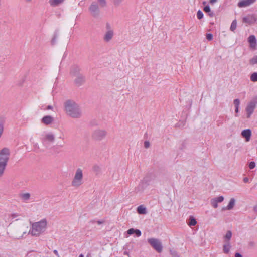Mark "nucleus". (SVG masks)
I'll use <instances>...</instances> for the list:
<instances>
[{
  "label": "nucleus",
  "mask_w": 257,
  "mask_h": 257,
  "mask_svg": "<svg viewBox=\"0 0 257 257\" xmlns=\"http://www.w3.org/2000/svg\"><path fill=\"white\" fill-rule=\"evenodd\" d=\"M54 118L50 115H47L43 117L41 119L42 123L45 125H49L53 122Z\"/></svg>",
  "instance_id": "obj_16"
},
{
  "label": "nucleus",
  "mask_w": 257,
  "mask_h": 257,
  "mask_svg": "<svg viewBox=\"0 0 257 257\" xmlns=\"http://www.w3.org/2000/svg\"><path fill=\"white\" fill-rule=\"evenodd\" d=\"M150 146V143L148 141H146L144 142V147L145 148H148Z\"/></svg>",
  "instance_id": "obj_41"
},
{
  "label": "nucleus",
  "mask_w": 257,
  "mask_h": 257,
  "mask_svg": "<svg viewBox=\"0 0 257 257\" xmlns=\"http://www.w3.org/2000/svg\"><path fill=\"white\" fill-rule=\"evenodd\" d=\"M225 243L223 245V251L225 254H228L231 248L230 242H224Z\"/></svg>",
  "instance_id": "obj_18"
},
{
  "label": "nucleus",
  "mask_w": 257,
  "mask_h": 257,
  "mask_svg": "<svg viewBox=\"0 0 257 257\" xmlns=\"http://www.w3.org/2000/svg\"><path fill=\"white\" fill-rule=\"evenodd\" d=\"M137 212L140 214H146L147 213L146 208L143 205H140L137 208Z\"/></svg>",
  "instance_id": "obj_23"
},
{
  "label": "nucleus",
  "mask_w": 257,
  "mask_h": 257,
  "mask_svg": "<svg viewBox=\"0 0 257 257\" xmlns=\"http://www.w3.org/2000/svg\"><path fill=\"white\" fill-rule=\"evenodd\" d=\"M235 199L233 198H231L230 200L228 205L226 207H223L222 209V210H223V211L226 210H230L232 209L235 205Z\"/></svg>",
  "instance_id": "obj_17"
},
{
  "label": "nucleus",
  "mask_w": 257,
  "mask_h": 257,
  "mask_svg": "<svg viewBox=\"0 0 257 257\" xmlns=\"http://www.w3.org/2000/svg\"><path fill=\"white\" fill-rule=\"evenodd\" d=\"M256 0H241L239 1L237 6L239 8H243L249 6L256 2Z\"/></svg>",
  "instance_id": "obj_13"
},
{
  "label": "nucleus",
  "mask_w": 257,
  "mask_h": 257,
  "mask_svg": "<svg viewBox=\"0 0 257 257\" xmlns=\"http://www.w3.org/2000/svg\"><path fill=\"white\" fill-rule=\"evenodd\" d=\"M53 109V107L51 105H48L46 108V109L49 110L51 109L52 110Z\"/></svg>",
  "instance_id": "obj_48"
},
{
  "label": "nucleus",
  "mask_w": 257,
  "mask_h": 257,
  "mask_svg": "<svg viewBox=\"0 0 257 257\" xmlns=\"http://www.w3.org/2000/svg\"><path fill=\"white\" fill-rule=\"evenodd\" d=\"M107 135V132L104 129H96L92 133V138L96 141H101L104 139Z\"/></svg>",
  "instance_id": "obj_5"
},
{
  "label": "nucleus",
  "mask_w": 257,
  "mask_h": 257,
  "mask_svg": "<svg viewBox=\"0 0 257 257\" xmlns=\"http://www.w3.org/2000/svg\"><path fill=\"white\" fill-rule=\"evenodd\" d=\"M106 28L108 30L104 36L103 40L105 42H108L112 39L114 33L113 31L111 29L110 26L109 24H107Z\"/></svg>",
  "instance_id": "obj_10"
},
{
  "label": "nucleus",
  "mask_w": 257,
  "mask_h": 257,
  "mask_svg": "<svg viewBox=\"0 0 257 257\" xmlns=\"http://www.w3.org/2000/svg\"><path fill=\"white\" fill-rule=\"evenodd\" d=\"M47 221L46 219L34 222L32 224V227L29 231V233L32 236H39L44 232L47 228Z\"/></svg>",
  "instance_id": "obj_2"
},
{
  "label": "nucleus",
  "mask_w": 257,
  "mask_h": 257,
  "mask_svg": "<svg viewBox=\"0 0 257 257\" xmlns=\"http://www.w3.org/2000/svg\"><path fill=\"white\" fill-rule=\"evenodd\" d=\"M248 42L250 44V47L252 48H255L257 42L256 39L254 35H251L248 38Z\"/></svg>",
  "instance_id": "obj_14"
},
{
  "label": "nucleus",
  "mask_w": 257,
  "mask_h": 257,
  "mask_svg": "<svg viewBox=\"0 0 257 257\" xmlns=\"http://www.w3.org/2000/svg\"><path fill=\"white\" fill-rule=\"evenodd\" d=\"M211 204L214 208H216L218 207V203L216 202V201L214 199H212L211 200Z\"/></svg>",
  "instance_id": "obj_34"
},
{
  "label": "nucleus",
  "mask_w": 257,
  "mask_h": 257,
  "mask_svg": "<svg viewBox=\"0 0 257 257\" xmlns=\"http://www.w3.org/2000/svg\"><path fill=\"white\" fill-rule=\"evenodd\" d=\"M182 145L183 147H185V145H184V144H183Z\"/></svg>",
  "instance_id": "obj_59"
},
{
  "label": "nucleus",
  "mask_w": 257,
  "mask_h": 257,
  "mask_svg": "<svg viewBox=\"0 0 257 257\" xmlns=\"http://www.w3.org/2000/svg\"><path fill=\"white\" fill-rule=\"evenodd\" d=\"M90 222H91V223H95V221H94V220H92V221H90Z\"/></svg>",
  "instance_id": "obj_55"
},
{
  "label": "nucleus",
  "mask_w": 257,
  "mask_h": 257,
  "mask_svg": "<svg viewBox=\"0 0 257 257\" xmlns=\"http://www.w3.org/2000/svg\"><path fill=\"white\" fill-rule=\"evenodd\" d=\"M241 135L245 138L246 141H249L251 136V131L249 128L244 130L241 132Z\"/></svg>",
  "instance_id": "obj_15"
},
{
  "label": "nucleus",
  "mask_w": 257,
  "mask_h": 257,
  "mask_svg": "<svg viewBox=\"0 0 257 257\" xmlns=\"http://www.w3.org/2000/svg\"><path fill=\"white\" fill-rule=\"evenodd\" d=\"M104 221H100V220H98V221H96L97 223L98 224H99V225H100V224H102V223H104Z\"/></svg>",
  "instance_id": "obj_46"
},
{
  "label": "nucleus",
  "mask_w": 257,
  "mask_h": 257,
  "mask_svg": "<svg viewBox=\"0 0 257 257\" xmlns=\"http://www.w3.org/2000/svg\"><path fill=\"white\" fill-rule=\"evenodd\" d=\"M255 163L254 162L252 161V162H250V163L249 164V168L250 169H253L254 168H255Z\"/></svg>",
  "instance_id": "obj_38"
},
{
  "label": "nucleus",
  "mask_w": 257,
  "mask_h": 257,
  "mask_svg": "<svg viewBox=\"0 0 257 257\" xmlns=\"http://www.w3.org/2000/svg\"><path fill=\"white\" fill-rule=\"evenodd\" d=\"M53 252H54V253L56 255H57V256H59V254H58V251H57V250H54L53 251Z\"/></svg>",
  "instance_id": "obj_47"
},
{
  "label": "nucleus",
  "mask_w": 257,
  "mask_h": 257,
  "mask_svg": "<svg viewBox=\"0 0 257 257\" xmlns=\"http://www.w3.org/2000/svg\"><path fill=\"white\" fill-rule=\"evenodd\" d=\"M237 27V22L236 20H234L232 21L231 26H230V30L232 31H234V30L236 29Z\"/></svg>",
  "instance_id": "obj_27"
},
{
  "label": "nucleus",
  "mask_w": 257,
  "mask_h": 257,
  "mask_svg": "<svg viewBox=\"0 0 257 257\" xmlns=\"http://www.w3.org/2000/svg\"><path fill=\"white\" fill-rule=\"evenodd\" d=\"M249 63L251 65H254L257 64V55L253 57L249 60Z\"/></svg>",
  "instance_id": "obj_30"
},
{
  "label": "nucleus",
  "mask_w": 257,
  "mask_h": 257,
  "mask_svg": "<svg viewBox=\"0 0 257 257\" xmlns=\"http://www.w3.org/2000/svg\"><path fill=\"white\" fill-rule=\"evenodd\" d=\"M30 196H31V195L28 192L25 193H22V194H20V197L21 199L24 201L29 200L30 198Z\"/></svg>",
  "instance_id": "obj_20"
},
{
  "label": "nucleus",
  "mask_w": 257,
  "mask_h": 257,
  "mask_svg": "<svg viewBox=\"0 0 257 257\" xmlns=\"http://www.w3.org/2000/svg\"><path fill=\"white\" fill-rule=\"evenodd\" d=\"M65 0H50L49 4L51 6L56 7L63 3Z\"/></svg>",
  "instance_id": "obj_19"
},
{
  "label": "nucleus",
  "mask_w": 257,
  "mask_h": 257,
  "mask_svg": "<svg viewBox=\"0 0 257 257\" xmlns=\"http://www.w3.org/2000/svg\"><path fill=\"white\" fill-rule=\"evenodd\" d=\"M206 39L208 41H211L213 39V35L211 33H207L206 34Z\"/></svg>",
  "instance_id": "obj_36"
},
{
  "label": "nucleus",
  "mask_w": 257,
  "mask_h": 257,
  "mask_svg": "<svg viewBox=\"0 0 257 257\" xmlns=\"http://www.w3.org/2000/svg\"><path fill=\"white\" fill-rule=\"evenodd\" d=\"M239 111V107H235V112L238 113Z\"/></svg>",
  "instance_id": "obj_50"
},
{
  "label": "nucleus",
  "mask_w": 257,
  "mask_h": 257,
  "mask_svg": "<svg viewBox=\"0 0 257 257\" xmlns=\"http://www.w3.org/2000/svg\"><path fill=\"white\" fill-rule=\"evenodd\" d=\"M137 237H139L141 235V232L139 229H135V233Z\"/></svg>",
  "instance_id": "obj_40"
},
{
  "label": "nucleus",
  "mask_w": 257,
  "mask_h": 257,
  "mask_svg": "<svg viewBox=\"0 0 257 257\" xmlns=\"http://www.w3.org/2000/svg\"><path fill=\"white\" fill-rule=\"evenodd\" d=\"M206 4H207V2H206V1H203V2H202V4H203V5H206Z\"/></svg>",
  "instance_id": "obj_52"
},
{
  "label": "nucleus",
  "mask_w": 257,
  "mask_h": 257,
  "mask_svg": "<svg viewBox=\"0 0 257 257\" xmlns=\"http://www.w3.org/2000/svg\"><path fill=\"white\" fill-rule=\"evenodd\" d=\"M235 257H242V256L240 253L236 252L235 254Z\"/></svg>",
  "instance_id": "obj_43"
},
{
  "label": "nucleus",
  "mask_w": 257,
  "mask_h": 257,
  "mask_svg": "<svg viewBox=\"0 0 257 257\" xmlns=\"http://www.w3.org/2000/svg\"><path fill=\"white\" fill-rule=\"evenodd\" d=\"M249 181V179L247 177H245L243 179V181L245 182V183H247Z\"/></svg>",
  "instance_id": "obj_45"
},
{
  "label": "nucleus",
  "mask_w": 257,
  "mask_h": 257,
  "mask_svg": "<svg viewBox=\"0 0 257 257\" xmlns=\"http://www.w3.org/2000/svg\"><path fill=\"white\" fill-rule=\"evenodd\" d=\"M83 171L81 168L76 169L71 185L75 188L79 187L83 183Z\"/></svg>",
  "instance_id": "obj_4"
},
{
  "label": "nucleus",
  "mask_w": 257,
  "mask_h": 257,
  "mask_svg": "<svg viewBox=\"0 0 257 257\" xmlns=\"http://www.w3.org/2000/svg\"><path fill=\"white\" fill-rule=\"evenodd\" d=\"M65 111L66 114L73 118H80L82 115L81 110L79 106L74 101L66 100L64 104Z\"/></svg>",
  "instance_id": "obj_1"
},
{
  "label": "nucleus",
  "mask_w": 257,
  "mask_h": 257,
  "mask_svg": "<svg viewBox=\"0 0 257 257\" xmlns=\"http://www.w3.org/2000/svg\"><path fill=\"white\" fill-rule=\"evenodd\" d=\"M94 169H96V170L99 169V167L98 166H95L94 167Z\"/></svg>",
  "instance_id": "obj_53"
},
{
  "label": "nucleus",
  "mask_w": 257,
  "mask_h": 257,
  "mask_svg": "<svg viewBox=\"0 0 257 257\" xmlns=\"http://www.w3.org/2000/svg\"><path fill=\"white\" fill-rule=\"evenodd\" d=\"M148 242L158 252H162L163 247L161 241L159 239L153 238H149L148 239Z\"/></svg>",
  "instance_id": "obj_7"
},
{
  "label": "nucleus",
  "mask_w": 257,
  "mask_h": 257,
  "mask_svg": "<svg viewBox=\"0 0 257 257\" xmlns=\"http://www.w3.org/2000/svg\"><path fill=\"white\" fill-rule=\"evenodd\" d=\"M18 216H19V214L17 213H12L9 215V217H11L12 219H14Z\"/></svg>",
  "instance_id": "obj_37"
},
{
  "label": "nucleus",
  "mask_w": 257,
  "mask_h": 257,
  "mask_svg": "<svg viewBox=\"0 0 257 257\" xmlns=\"http://www.w3.org/2000/svg\"><path fill=\"white\" fill-rule=\"evenodd\" d=\"M250 80L253 82H257V72H254L251 75Z\"/></svg>",
  "instance_id": "obj_28"
},
{
  "label": "nucleus",
  "mask_w": 257,
  "mask_h": 257,
  "mask_svg": "<svg viewBox=\"0 0 257 257\" xmlns=\"http://www.w3.org/2000/svg\"><path fill=\"white\" fill-rule=\"evenodd\" d=\"M57 37H58V35L56 33H55L53 36V37L51 40V44L52 45H54L56 43Z\"/></svg>",
  "instance_id": "obj_32"
},
{
  "label": "nucleus",
  "mask_w": 257,
  "mask_h": 257,
  "mask_svg": "<svg viewBox=\"0 0 257 257\" xmlns=\"http://www.w3.org/2000/svg\"><path fill=\"white\" fill-rule=\"evenodd\" d=\"M217 1V0H209V3L210 4L213 5L214 3H215Z\"/></svg>",
  "instance_id": "obj_44"
},
{
  "label": "nucleus",
  "mask_w": 257,
  "mask_h": 257,
  "mask_svg": "<svg viewBox=\"0 0 257 257\" xmlns=\"http://www.w3.org/2000/svg\"><path fill=\"white\" fill-rule=\"evenodd\" d=\"M100 6L96 2H93L89 7V11L90 15L94 18H97L100 15Z\"/></svg>",
  "instance_id": "obj_6"
},
{
  "label": "nucleus",
  "mask_w": 257,
  "mask_h": 257,
  "mask_svg": "<svg viewBox=\"0 0 257 257\" xmlns=\"http://www.w3.org/2000/svg\"><path fill=\"white\" fill-rule=\"evenodd\" d=\"M256 103L257 101L255 100H252L248 103L246 108L247 118H249L250 117L251 115L252 114L256 107Z\"/></svg>",
  "instance_id": "obj_9"
},
{
  "label": "nucleus",
  "mask_w": 257,
  "mask_h": 257,
  "mask_svg": "<svg viewBox=\"0 0 257 257\" xmlns=\"http://www.w3.org/2000/svg\"><path fill=\"white\" fill-rule=\"evenodd\" d=\"M123 0H113V4L115 6H119Z\"/></svg>",
  "instance_id": "obj_33"
},
{
  "label": "nucleus",
  "mask_w": 257,
  "mask_h": 257,
  "mask_svg": "<svg viewBox=\"0 0 257 257\" xmlns=\"http://www.w3.org/2000/svg\"><path fill=\"white\" fill-rule=\"evenodd\" d=\"M172 257H180L175 251H170Z\"/></svg>",
  "instance_id": "obj_42"
},
{
  "label": "nucleus",
  "mask_w": 257,
  "mask_h": 257,
  "mask_svg": "<svg viewBox=\"0 0 257 257\" xmlns=\"http://www.w3.org/2000/svg\"><path fill=\"white\" fill-rule=\"evenodd\" d=\"M26 233V231H23V234H25ZM23 235H22L21 236H20V237H23Z\"/></svg>",
  "instance_id": "obj_51"
},
{
  "label": "nucleus",
  "mask_w": 257,
  "mask_h": 257,
  "mask_svg": "<svg viewBox=\"0 0 257 257\" xmlns=\"http://www.w3.org/2000/svg\"><path fill=\"white\" fill-rule=\"evenodd\" d=\"M212 199H214L217 203L222 202L224 200V197L222 196H220Z\"/></svg>",
  "instance_id": "obj_29"
},
{
  "label": "nucleus",
  "mask_w": 257,
  "mask_h": 257,
  "mask_svg": "<svg viewBox=\"0 0 257 257\" xmlns=\"http://www.w3.org/2000/svg\"><path fill=\"white\" fill-rule=\"evenodd\" d=\"M80 74V68L78 66L74 65L71 67L70 75L71 77H74Z\"/></svg>",
  "instance_id": "obj_12"
},
{
  "label": "nucleus",
  "mask_w": 257,
  "mask_h": 257,
  "mask_svg": "<svg viewBox=\"0 0 257 257\" xmlns=\"http://www.w3.org/2000/svg\"><path fill=\"white\" fill-rule=\"evenodd\" d=\"M203 10L205 12L208 13V15L210 17H213L214 16V14L213 12L211 11L210 6L209 5H206L204 7Z\"/></svg>",
  "instance_id": "obj_22"
},
{
  "label": "nucleus",
  "mask_w": 257,
  "mask_h": 257,
  "mask_svg": "<svg viewBox=\"0 0 257 257\" xmlns=\"http://www.w3.org/2000/svg\"><path fill=\"white\" fill-rule=\"evenodd\" d=\"M96 2L101 8L105 7L107 5V2L106 0H97Z\"/></svg>",
  "instance_id": "obj_26"
},
{
  "label": "nucleus",
  "mask_w": 257,
  "mask_h": 257,
  "mask_svg": "<svg viewBox=\"0 0 257 257\" xmlns=\"http://www.w3.org/2000/svg\"><path fill=\"white\" fill-rule=\"evenodd\" d=\"M235 107H239L240 104V100L239 99H235L233 101Z\"/></svg>",
  "instance_id": "obj_35"
},
{
  "label": "nucleus",
  "mask_w": 257,
  "mask_h": 257,
  "mask_svg": "<svg viewBox=\"0 0 257 257\" xmlns=\"http://www.w3.org/2000/svg\"><path fill=\"white\" fill-rule=\"evenodd\" d=\"M232 232L230 230H228L225 234V235L223 237L224 241V242H230V240L232 237Z\"/></svg>",
  "instance_id": "obj_21"
},
{
  "label": "nucleus",
  "mask_w": 257,
  "mask_h": 257,
  "mask_svg": "<svg viewBox=\"0 0 257 257\" xmlns=\"http://www.w3.org/2000/svg\"><path fill=\"white\" fill-rule=\"evenodd\" d=\"M203 16L204 15L202 12L201 10H198V12H197V18L200 20L203 18Z\"/></svg>",
  "instance_id": "obj_31"
},
{
  "label": "nucleus",
  "mask_w": 257,
  "mask_h": 257,
  "mask_svg": "<svg viewBox=\"0 0 257 257\" xmlns=\"http://www.w3.org/2000/svg\"><path fill=\"white\" fill-rule=\"evenodd\" d=\"M55 136L51 132L46 133L42 138V142L44 145L52 143L54 142Z\"/></svg>",
  "instance_id": "obj_8"
},
{
  "label": "nucleus",
  "mask_w": 257,
  "mask_h": 257,
  "mask_svg": "<svg viewBox=\"0 0 257 257\" xmlns=\"http://www.w3.org/2000/svg\"><path fill=\"white\" fill-rule=\"evenodd\" d=\"M74 77L75 78L74 80V83L77 87H80L84 84L85 77L82 74H80Z\"/></svg>",
  "instance_id": "obj_11"
},
{
  "label": "nucleus",
  "mask_w": 257,
  "mask_h": 257,
  "mask_svg": "<svg viewBox=\"0 0 257 257\" xmlns=\"http://www.w3.org/2000/svg\"><path fill=\"white\" fill-rule=\"evenodd\" d=\"M79 257H84L83 255V254H80Z\"/></svg>",
  "instance_id": "obj_57"
},
{
  "label": "nucleus",
  "mask_w": 257,
  "mask_h": 257,
  "mask_svg": "<svg viewBox=\"0 0 257 257\" xmlns=\"http://www.w3.org/2000/svg\"><path fill=\"white\" fill-rule=\"evenodd\" d=\"M94 169H96V170L99 169V167L98 166H95L94 167Z\"/></svg>",
  "instance_id": "obj_54"
},
{
  "label": "nucleus",
  "mask_w": 257,
  "mask_h": 257,
  "mask_svg": "<svg viewBox=\"0 0 257 257\" xmlns=\"http://www.w3.org/2000/svg\"><path fill=\"white\" fill-rule=\"evenodd\" d=\"M197 223L195 218L193 216H190L189 219L188 224L190 226H195Z\"/></svg>",
  "instance_id": "obj_25"
},
{
  "label": "nucleus",
  "mask_w": 257,
  "mask_h": 257,
  "mask_svg": "<svg viewBox=\"0 0 257 257\" xmlns=\"http://www.w3.org/2000/svg\"><path fill=\"white\" fill-rule=\"evenodd\" d=\"M253 20V17L252 16H248L244 17L243 18V22L245 23L251 24Z\"/></svg>",
  "instance_id": "obj_24"
},
{
  "label": "nucleus",
  "mask_w": 257,
  "mask_h": 257,
  "mask_svg": "<svg viewBox=\"0 0 257 257\" xmlns=\"http://www.w3.org/2000/svg\"><path fill=\"white\" fill-rule=\"evenodd\" d=\"M253 210L255 212H257V205L255 206L253 208Z\"/></svg>",
  "instance_id": "obj_49"
},
{
  "label": "nucleus",
  "mask_w": 257,
  "mask_h": 257,
  "mask_svg": "<svg viewBox=\"0 0 257 257\" xmlns=\"http://www.w3.org/2000/svg\"><path fill=\"white\" fill-rule=\"evenodd\" d=\"M9 157L10 151L8 148H4L0 151V177L4 174Z\"/></svg>",
  "instance_id": "obj_3"
},
{
  "label": "nucleus",
  "mask_w": 257,
  "mask_h": 257,
  "mask_svg": "<svg viewBox=\"0 0 257 257\" xmlns=\"http://www.w3.org/2000/svg\"><path fill=\"white\" fill-rule=\"evenodd\" d=\"M32 0H25L27 2H30Z\"/></svg>",
  "instance_id": "obj_56"
},
{
  "label": "nucleus",
  "mask_w": 257,
  "mask_h": 257,
  "mask_svg": "<svg viewBox=\"0 0 257 257\" xmlns=\"http://www.w3.org/2000/svg\"><path fill=\"white\" fill-rule=\"evenodd\" d=\"M124 254H126V255H127V254H128V253H127V252H126V251H125V252H124Z\"/></svg>",
  "instance_id": "obj_58"
},
{
  "label": "nucleus",
  "mask_w": 257,
  "mask_h": 257,
  "mask_svg": "<svg viewBox=\"0 0 257 257\" xmlns=\"http://www.w3.org/2000/svg\"><path fill=\"white\" fill-rule=\"evenodd\" d=\"M135 229L134 228H130L127 230V232L128 234L132 235L135 233Z\"/></svg>",
  "instance_id": "obj_39"
}]
</instances>
